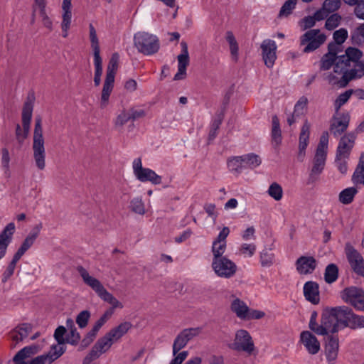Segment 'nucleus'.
Here are the masks:
<instances>
[{"label":"nucleus","instance_id":"nucleus-16","mask_svg":"<svg viewBox=\"0 0 364 364\" xmlns=\"http://www.w3.org/2000/svg\"><path fill=\"white\" fill-rule=\"evenodd\" d=\"M277 48L276 43L270 39L264 40L261 44L263 60L265 65L269 68L273 67L277 59Z\"/></svg>","mask_w":364,"mask_h":364},{"label":"nucleus","instance_id":"nucleus-12","mask_svg":"<svg viewBox=\"0 0 364 364\" xmlns=\"http://www.w3.org/2000/svg\"><path fill=\"white\" fill-rule=\"evenodd\" d=\"M341 299L355 309L364 311V291L362 289L350 287L341 292Z\"/></svg>","mask_w":364,"mask_h":364},{"label":"nucleus","instance_id":"nucleus-30","mask_svg":"<svg viewBox=\"0 0 364 364\" xmlns=\"http://www.w3.org/2000/svg\"><path fill=\"white\" fill-rule=\"evenodd\" d=\"M327 155L315 153L313 159V166L310 172V177L316 178L323 171Z\"/></svg>","mask_w":364,"mask_h":364},{"label":"nucleus","instance_id":"nucleus-29","mask_svg":"<svg viewBox=\"0 0 364 364\" xmlns=\"http://www.w3.org/2000/svg\"><path fill=\"white\" fill-rule=\"evenodd\" d=\"M350 121L348 114H343L334 118V122L331 124V132L334 136H338L346 130Z\"/></svg>","mask_w":364,"mask_h":364},{"label":"nucleus","instance_id":"nucleus-44","mask_svg":"<svg viewBox=\"0 0 364 364\" xmlns=\"http://www.w3.org/2000/svg\"><path fill=\"white\" fill-rule=\"evenodd\" d=\"M338 276V269L337 266L334 264H328L325 270L324 274V279L325 281L328 283L331 284L334 282L337 279Z\"/></svg>","mask_w":364,"mask_h":364},{"label":"nucleus","instance_id":"nucleus-61","mask_svg":"<svg viewBox=\"0 0 364 364\" xmlns=\"http://www.w3.org/2000/svg\"><path fill=\"white\" fill-rule=\"evenodd\" d=\"M53 363V359L50 358L48 355L43 354L32 358L28 364H50Z\"/></svg>","mask_w":364,"mask_h":364},{"label":"nucleus","instance_id":"nucleus-2","mask_svg":"<svg viewBox=\"0 0 364 364\" xmlns=\"http://www.w3.org/2000/svg\"><path fill=\"white\" fill-rule=\"evenodd\" d=\"M77 269L83 282L90 287L102 301L110 304L111 307L107 310H111L112 314L114 309L124 307L122 303L109 293L99 279L90 275L87 269L81 266L78 267Z\"/></svg>","mask_w":364,"mask_h":364},{"label":"nucleus","instance_id":"nucleus-56","mask_svg":"<svg viewBox=\"0 0 364 364\" xmlns=\"http://www.w3.org/2000/svg\"><path fill=\"white\" fill-rule=\"evenodd\" d=\"M353 91L349 90L341 94L337 99L334 102V106L336 109V111H338V109L343 106L344 104H346L349 98L352 95Z\"/></svg>","mask_w":364,"mask_h":364},{"label":"nucleus","instance_id":"nucleus-51","mask_svg":"<svg viewBox=\"0 0 364 364\" xmlns=\"http://www.w3.org/2000/svg\"><path fill=\"white\" fill-rule=\"evenodd\" d=\"M328 144V132H323L320 137L319 143L316 148V152L327 155Z\"/></svg>","mask_w":364,"mask_h":364},{"label":"nucleus","instance_id":"nucleus-54","mask_svg":"<svg viewBox=\"0 0 364 364\" xmlns=\"http://www.w3.org/2000/svg\"><path fill=\"white\" fill-rule=\"evenodd\" d=\"M347 38L348 31L345 28H340L333 33V39L336 42L333 44L337 46V49L340 45L345 42Z\"/></svg>","mask_w":364,"mask_h":364},{"label":"nucleus","instance_id":"nucleus-31","mask_svg":"<svg viewBox=\"0 0 364 364\" xmlns=\"http://www.w3.org/2000/svg\"><path fill=\"white\" fill-rule=\"evenodd\" d=\"M305 298L316 304L319 301L318 285L314 282H307L304 286Z\"/></svg>","mask_w":364,"mask_h":364},{"label":"nucleus","instance_id":"nucleus-38","mask_svg":"<svg viewBox=\"0 0 364 364\" xmlns=\"http://www.w3.org/2000/svg\"><path fill=\"white\" fill-rule=\"evenodd\" d=\"M358 192V188L355 187L346 188L340 192L338 200L343 205L350 204L353 201Z\"/></svg>","mask_w":364,"mask_h":364},{"label":"nucleus","instance_id":"nucleus-33","mask_svg":"<svg viewBox=\"0 0 364 364\" xmlns=\"http://www.w3.org/2000/svg\"><path fill=\"white\" fill-rule=\"evenodd\" d=\"M131 327L132 323L130 322L125 321L112 328L108 333H107V334L114 343L125 335Z\"/></svg>","mask_w":364,"mask_h":364},{"label":"nucleus","instance_id":"nucleus-46","mask_svg":"<svg viewBox=\"0 0 364 364\" xmlns=\"http://www.w3.org/2000/svg\"><path fill=\"white\" fill-rule=\"evenodd\" d=\"M259 261L262 267H269L274 262V255L269 250H263L259 253Z\"/></svg>","mask_w":364,"mask_h":364},{"label":"nucleus","instance_id":"nucleus-59","mask_svg":"<svg viewBox=\"0 0 364 364\" xmlns=\"http://www.w3.org/2000/svg\"><path fill=\"white\" fill-rule=\"evenodd\" d=\"M341 5V0H326L323 6L328 13L336 11Z\"/></svg>","mask_w":364,"mask_h":364},{"label":"nucleus","instance_id":"nucleus-63","mask_svg":"<svg viewBox=\"0 0 364 364\" xmlns=\"http://www.w3.org/2000/svg\"><path fill=\"white\" fill-rule=\"evenodd\" d=\"M316 22L314 16H309L302 19L301 22V27L303 30H306L313 27Z\"/></svg>","mask_w":364,"mask_h":364},{"label":"nucleus","instance_id":"nucleus-64","mask_svg":"<svg viewBox=\"0 0 364 364\" xmlns=\"http://www.w3.org/2000/svg\"><path fill=\"white\" fill-rule=\"evenodd\" d=\"M354 14L358 18L364 20V0H360L355 5Z\"/></svg>","mask_w":364,"mask_h":364},{"label":"nucleus","instance_id":"nucleus-45","mask_svg":"<svg viewBox=\"0 0 364 364\" xmlns=\"http://www.w3.org/2000/svg\"><path fill=\"white\" fill-rule=\"evenodd\" d=\"M228 167L232 172H239L245 168L242 156H234L228 161Z\"/></svg>","mask_w":364,"mask_h":364},{"label":"nucleus","instance_id":"nucleus-34","mask_svg":"<svg viewBox=\"0 0 364 364\" xmlns=\"http://www.w3.org/2000/svg\"><path fill=\"white\" fill-rule=\"evenodd\" d=\"M114 80L105 78L100 101L101 108H105L108 105L109 97L114 87Z\"/></svg>","mask_w":364,"mask_h":364},{"label":"nucleus","instance_id":"nucleus-32","mask_svg":"<svg viewBox=\"0 0 364 364\" xmlns=\"http://www.w3.org/2000/svg\"><path fill=\"white\" fill-rule=\"evenodd\" d=\"M362 53L360 50L355 48H348L346 50V55H341L339 57L338 61L346 62L348 65V68L352 66L351 63H353V68L358 63L359 59L361 58Z\"/></svg>","mask_w":364,"mask_h":364},{"label":"nucleus","instance_id":"nucleus-23","mask_svg":"<svg viewBox=\"0 0 364 364\" xmlns=\"http://www.w3.org/2000/svg\"><path fill=\"white\" fill-rule=\"evenodd\" d=\"M339 350L338 338L335 336H329L325 345V355L327 361L333 364L337 359Z\"/></svg>","mask_w":364,"mask_h":364},{"label":"nucleus","instance_id":"nucleus-53","mask_svg":"<svg viewBox=\"0 0 364 364\" xmlns=\"http://www.w3.org/2000/svg\"><path fill=\"white\" fill-rule=\"evenodd\" d=\"M65 350L63 344L54 345L51 347L50 350L47 353L50 358L53 359V362L58 359Z\"/></svg>","mask_w":364,"mask_h":364},{"label":"nucleus","instance_id":"nucleus-35","mask_svg":"<svg viewBox=\"0 0 364 364\" xmlns=\"http://www.w3.org/2000/svg\"><path fill=\"white\" fill-rule=\"evenodd\" d=\"M225 40L228 43L232 59L237 61L239 58V45L232 31H228L225 33Z\"/></svg>","mask_w":364,"mask_h":364},{"label":"nucleus","instance_id":"nucleus-47","mask_svg":"<svg viewBox=\"0 0 364 364\" xmlns=\"http://www.w3.org/2000/svg\"><path fill=\"white\" fill-rule=\"evenodd\" d=\"M351 39L355 44H364V23L353 31L351 34Z\"/></svg>","mask_w":364,"mask_h":364},{"label":"nucleus","instance_id":"nucleus-25","mask_svg":"<svg viewBox=\"0 0 364 364\" xmlns=\"http://www.w3.org/2000/svg\"><path fill=\"white\" fill-rule=\"evenodd\" d=\"M113 343L114 342L106 333L96 342L89 354H90L91 357L97 358L102 354L107 351Z\"/></svg>","mask_w":364,"mask_h":364},{"label":"nucleus","instance_id":"nucleus-58","mask_svg":"<svg viewBox=\"0 0 364 364\" xmlns=\"http://www.w3.org/2000/svg\"><path fill=\"white\" fill-rule=\"evenodd\" d=\"M340 21V16L338 14H333L327 18L325 26L328 30H333L339 25Z\"/></svg>","mask_w":364,"mask_h":364},{"label":"nucleus","instance_id":"nucleus-11","mask_svg":"<svg viewBox=\"0 0 364 364\" xmlns=\"http://www.w3.org/2000/svg\"><path fill=\"white\" fill-rule=\"evenodd\" d=\"M211 266L218 277L225 279L232 277L237 271V264L226 257L213 259Z\"/></svg>","mask_w":364,"mask_h":364},{"label":"nucleus","instance_id":"nucleus-27","mask_svg":"<svg viewBox=\"0 0 364 364\" xmlns=\"http://www.w3.org/2000/svg\"><path fill=\"white\" fill-rule=\"evenodd\" d=\"M31 331V326L28 323H23L18 326L9 333L10 338L14 342L13 348H15L16 344L26 338Z\"/></svg>","mask_w":364,"mask_h":364},{"label":"nucleus","instance_id":"nucleus-18","mask_svg":"<svg viewBox=\"0 0 364 364\" xmlns=\"http://www.w3.org/2000/svg\"><path fill=\"white\" fill-rule=\"evenodd\" d=\"M72 0H63L61 5L62 10V21H61V29L62 36L67 38L68 36V31L71 27L72 23Z\"/></svg>","mask_w":364,"mask_h":364},{"label":"nucleus","instance_id":"nucleus-28","mask_svg":"<svg viewBox=\"0 0 364 364\" xmlns=\"http://www.w3.org/2000/svg\"><path fill=\"white\" fill-rule=\"evenodd\" d=\"M337 53V46L334 44H329L328 52L323 56L321 60V70H329L334 63L335 64L336 63L339 59V57L336 56Z\"/></svg>","mask_w":364,"mask_h":364},{"label":"nucleus","instance_id":"nucleus-6","mask_svg":"<svg viewBox=\"0 0 364 364\" xmlns=\"http://www.w3.org/2000/svg\"><path fill=\"white\" fill-rule=\"evenodd\" d=\"M325 79L330 85L339 87H346L349 81L353 80L352 68H348L346 62L337 61L333 66V73L326 74Z\"/></svg>","mask_w":364,"mask_h":364},{"label":"nucleus","instance_id":"nucleus-24","mask_svg":"<svg viewBox=\"0 0 364 364\" xmlns=\"http://www.w3.org/2000/svg\"><path fill=\"white\" fill-rule=\"evenodd\" d=\"M42 349V346L38 344H33L25 346L14 355V362H18L21 363H27L26 360L32 358L33 355L38 353Z\"/></svg>","mask_w":364,"mask_h":364},{"label":"nucleus","instance_id":"nucleus-14","mask_svg":"<svg viewBox=\"0 0 364 364\" xmlns=\"http://www.w3.org/2000/svg\"><path fill=\"white\" fill-rule=\"evenodd\" d=\"M180 46L181 48V53L177 56L178 71L174 75V80H181L186 77V68L190 63V57L187 43L185 41H181Z\"/></svg>","mask_w":364,"mask_h":364},{"label":"nucleus","instance_id":"nucleus-41","mask_svg":"<svg viewBox=\"0 0 364 364\" xmlns=\"http://www.w3.org/2000/svg\"><path fill=\"white\" fill-rule=\"evenodd\" d=\"M119 55L115 53L112 54L107 68L106 77L114 80L115 74L118 68Z\"/></svg>","mask_w":364,"mask_h":364},{"label":"nucleus","instance_id":"nucleus-49","mask_svg":"<svg viewBox=\"0 0 364 364\" xmlns=\"http://www.w3.org/2000/svg\"><path fill=\"white\" fill-rule=\"evenodd\" d=\"M130 119L131 115L129 114V110L123 109L117 114L114 123L117 127H122Z\"/></svg>","mask_w":364,"mask_h":364},{"label":"nucleus","instance_id":"nucleus-7","mask_svg":"<svg viewBox=\"0 0 364 364\" xmlns=\"http://www.w3.org/2000/svg\"><path fill=\"white\" fill-rule=\"evenodd\" d=\"M133 174L136 179L140 182H150L154 185L161 183L162 178L151 168H145L142 165L141 158H136L132 161Z\"/></svg>","mask_w":364,"mask_h":364},{"label":"nucleus","instance_id":"nucleus-20","mask_svg":"<svg viewBox=\"0 0 364 364\" xmlns=\"http://www.w3.org/2000/svg\"><path fill=\"white\" fill-rule=\"evenodd\" d=\"M300 342L311 355L318 353L321 349L320 342L310 331H305L300 334Z\"/></svg>","mask_w":364,"mask_h":364},{"label":"nucleus","instance_id":"nucleus-57","mask_svg":"<svg viewBox=\"0 0 364 364\" xmlns=\"http://www.w3.org/2000/svg\"><path fill=\"white\" fill-rule=\"evenodd\" d=\"M112 316L111 310H106L101 317L95 323L93 327L100 331L102 326L110 319Z\"/></svg>","mask_w":364,"mask_h":364},{"label":"nucleus","instance_id":"nucleus-4","mask_svg":"<svg viewBox=\"0 0 364 364\" xmlns=\"http://www.w3.org/2000/svg\"><path fill=\"white\" fill-rule=\"evenodd\" d=\"M32 148L35 164L39 170L42 171L46 167V149L42 120L40 117H37L35 121Z\"/></svg>","mask_w":364,"mask_h":364},{"label":"nucleus","instance_id":"nucleus-19","mask_svg":"<svg viewBox=\"0 0 364 364\" xmlns=\"http://www.w3.org/2000/svg\"><path fill=\"white\" fill-rule=\"evenodd\" d=\"M355 138L356 136L353 133H348L342 136L337 147L336 156L348 158L354 146Z\"/></svg>","mask_w":364,"mask_h":364},{"label":"nucleus","instance_id":"nucleus-1","mask_svg":"<svg viewBox=\"0 0 364 364\" xmlns=\"http://www.w3.org/2000/svg\"><path fill=\"white\" fill-rule=\"evenodd\" d=\"M346 311L343 306L325 310L321 316V323H316V312H313L309 323V328L318 335L334 333L345 328Z\"/></svg>","mask_w":364,"mask_h":364},{"label":"nucleus","instance_id":"nucleus-5","mask_svg":"<svg viewBox=\"0 0 364 364\" xmlns=\"http://www.w3.org/2000/svg\"><path fill=\"white\" fill-rule=\"evenodd\" d=\"M134 44L139 53L146 55L155 54L160 48L158 37L144 31L137 32L134 34Z\"/></svg>","mask_w":364,"mask_h":364},{"label":"nucleus","instance_id":"nucleus-39","mask_svg":"<svg viewBox=\"0 0 364 364\" xmlns=\"http://www.w3.org/2000/svg\"><path fill=\"white\" fill-rule=\"evenodd\" d=\"M257 251V245L253 243H242L237 248V254L244 258L253 257Z\"/></svg>","mask_w":364,"mask_h":364},{"label":"nucleus","instance_id":"nucleus-9","mask_svg":"<svg viewBox=\"0 0 364 364\" xmlns=\"http://www.w3.org/2000/svg\"><path fill=\"white\" fill-rule=\"evenodd\" d=\"M228 346L232 350L248 354H252L255 350L254 341L250 333L245 329L236 331L234 339Z\"/></svg>","mask_w":364,"mask_h":364},{"label":"nucleus","instance_id":"nucleus-10","mask_svg":"<svg viewBox=\"0 0 364 364\" xmlns=\"http://www.w3.org/2000/svg\"><path fill=\"white\" fill-rule=\"evenodd\" d=\"M326 40V35L319 29H311L301 36L300 43L305 46L304 52L310 53L318 48Z\"/></svg>","mask_w":364,"mask_h":364},{"label":"nucleus","instance_id":"nucleus-50","mask_svg":"<svg viewBox=\"0 0 364 364\" xmlns=\"http://www.w3.org/2000/svg\"><path fill=\"white\" fill-rule=\"evenodd\" d=\"M89 37L92 50H100V43L97 31L92 23L89 25Z\"/></svg>","mask_w":364,"mask_h":364},{"label":"nucleus","instance_id":"nucleus-37","mask_svg":"<svg viewBox=\"0 0 364 364\" xmlns=\"http://www.w3.org/2000/svg\"><path fill=\"white\" fill-rule=\"evenodd\" d=\"M282 137L279 127V119L277 116L272 117V144L275 148H278L282 144Z\"/></svg>","mask_w":364,"mask_h":364},{"label":"nucleus","instance_id":"nucleus-42","mask_svg":"<svg viewBox=\"0 0 364 364\" xmlns=\"http://www.w3.org/2000/svg\"><path fill=\"white\" fill-rule=\"evenodd\" d=\"M267 193L276 201L281 200L284 195L282 187L277 182H273L269 185Z\"/></svg>","mask_w":364,"mask_h":364},{"label":"nucleus","instance_id":"nucleus-8","mask_svg":"<svg viewBox=\"0 0 364 364\" xmlns=\"http://www.w3.org/2000/svg\"><path fill=\"white\" fill-rule=\"evenodd\" d=\"M230 309L237 318L244 321L260 319L265 315L262 311L249 308L245 301L237 298L232 301Z\"/></svg>","mask_w":364,"mask_h":364},{"label":"nucleus","instance_id":"nucleus-52","mask_svg":"<svg viewBox=\"0 0 364 364\" xmlns=\"http://www.w3.org/2000/svg\"><path fill=\"white\" fill-rule=\"evenodd\" d=\"M297 0H287L282 6L279 11V16H287L295 8Z\"/></svg>","mask_w":364,"mask_h":364},{"label":"nucleus","instance_id":"nucleus-26","mask_svg":"<svg viewBox=\"0 0 364 364\" xmlns=\"http://www.w3.org/2000/svg\"><path fill=\"white\" fill-rule=\"evenodd\" d=\"M346 311L345 327H349L352 329L364 328V316L354 314L346 306H343Z\"/></svg>","mask_w":364,"mask_h":364},{"label":"nucleus","instance_id":"nucleus-55","mask_svg":"<svg viewBox=\"0 0 364 364\" xmlns=\"http://www.w3.org/2000/svg\"><path fill=\"white\" fill-rule=\"evenodd\" d=\"M90 318V312L87 310H84L77 316L76 323L80 328H84L87 326Z\"/></svg>","mask_w":364,"mask_h":364},{"label":"nucleus","instance_id":"nucleus-21","mask_svg":"<svg viewBox=\"0 0 364 364\" xmlns=\"http://www.w3.org/2000/svg\"><path fill=\"white\" fill-rule=\"evenodd\" d=\"M295 265L300 274H308L315 270L317 262L314 257L301 256L296 259Z\"/></svg>","mask_w":364,"mask_h":364},{"label":"nucleus","instance_id":"nucleus-60","mask_svg":"<svg viewBox=\"0 0 364 364\" xmlns=\"http://www.w3.org/2000/svg\"><path fill=\"white\" fill-rule=\"evenodd\" d=\"M348 158L336 156L335 163L338 170L342 174H346L348 171L347 160Z\"/></svg>","mask_w":364,"mask_h":364},{"label":"nucleus","instance_id":"nucleus-17","mask_svg":"<svg viewBox=\"0 0 364 364\" xmlns=\"http://www.w3.org/2000/svg\"><path fill=\"white\" fill-rule=\"evenodd\" d=\"M310 128V123L305 120L299 137L297 159L299 161H303L306 156V148L309 144Z\"/></svg>","mask_w":364,"mask_h":364},{"label":"nucleus","instance_id":"nucleus-62","mask_svg":"<svg viewBox=\"0 0 364 364\" xmlns=\"http://www.w3.org/2000/svg\"><path fill=\"white\" fill-rule=\"evenodd\" d=\"M353 79L360 78L364 75V62L357 63L352 68Z\"/></svg>","mask_w":364,"mask_h":364},{"label":"nucleus","instance_id":"nucleus-3","mask_svg":"<svg viewBox=\"0 0 364 364\" xmlns=\"http://www.w3.org/2000/svg\"><path fill=\"white\" fill-rule=\"evenodd\" d=\"M201 328H188L180 331L173 340L172 346L173 358L169 364H182L187 358L188 352L181 351L194 338L198 336L201 333Z\"/></svg>","mask_w":364,"mask_h":364},{"label":"nucleus","instance_id":"nucleus-15","mask_svg":"<svg viewBox=\"0 0 364 364\" xmlns=\"http://www.w3.org/2000/svg\"><path fill=\"white\" fill-rule=\"evenodd\" d=\"M228 227H223L212 244L213 259L223 257L227 249L226 238L230 234Z\"/></svg>","mask_w":364,"mask_h":364},{"label":"nucleus","instance_id":"nucleus-36","mask_svg":"<svg viewBox=\"0 0 364 364\" xmlns=\"http://www.w3.org/2000/svg\"><path fill=\"white\" fill-rule=\"evenodd\" d=\"M33 105L31 100L26 101L22 110V124L23 128L26 131H29L30 123L32 118Z\"/></svg>","mask_w":364,"mask_h":364},{"label":"nucleus","instance_id":"nucleus-22","mask_svg":"<svg viewBox=\"0 0 364 364\" xmlns=\"http://www.w3.org/2000/svg\"><path fill=\"white\" fill-rule=\"evenodd\" d=\"M15 229V224L10 223L0 233V259L6 255L7 247L12 240Z\"/></svg>","mask_w":364,"mask_h":364},{"label":"nucleus","instance_id":"nucleus-13","mask_svg":"<svg viewBox=\"0 0 364 364\" xmlns=\"http://www.w3.org/2000/svg\"><path fill=\"white\" fill-rule=\"evenodd\" d=\"M345 252L353 272L364 277V259L361 254L348 243L346 245Z\"/></svg>","mask_w":364,"mask_h":364},{"label":"nucleus","instance_id":"nucleus-40","mask_svg":"<svg viewBox=\"0 0 364 364\" xmlns=\"http://www.w3.org/2000/svg\"><path fill=\"white\" fill-rule=\"evenodd\" d=\"M242 159L245 168L253 169L258 167L262 163L260 157L253 153L242 155Z\"/></svg>","mask_w":364,"mask_h":364},{"label":"nucleus","instance_id":"nucleus-48","mask_svg":"<svg viewBox=\"0 0 364 364\" xmlns=\"http://www.w3.org/2000/svg\"><path fill=\"white\" fill-rule=\"evenodd\" d=\"M308 100L305 97H301L294 106V114L296 117L301 116L305 114L307 109Z\"/></svg>","mask_w":364,"mask_h":364},{"label":"nucleus","instance_id":"nucleus-43","mask_svg":"<svg viewBox=\"0 0 364 364\" xmlns=\"http://www.w3.org/2000/svg\"><path fill=\"white\" fill-rule=\"evenodd\" d=\"M130 210L134 213L143 215L146 213L144 203L141 197L132 198L129 204Z\"/></svg>","mask_w":364,"mask_h":364}]
</instances>
